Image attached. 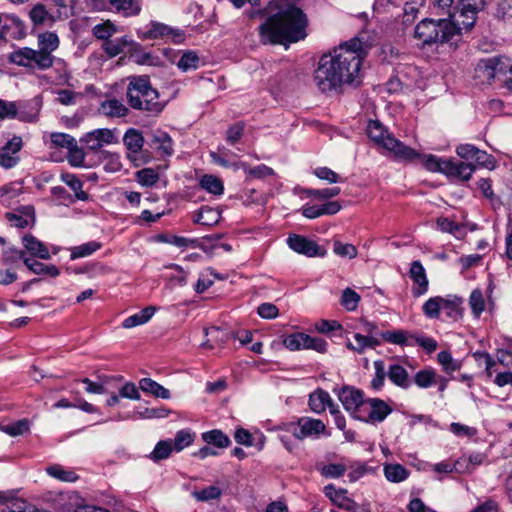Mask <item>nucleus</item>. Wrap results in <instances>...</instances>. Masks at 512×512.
Masks as SVG:
<instances>
[{
	"label": "nucleus",
	"mask_w": 512,
	"mask_h": 512,
	"mask_svg": "<svg viewBox=\"0 0 512 512\" xmlns=\"http://www.w3.org/2000/svg\"><path fill=\"white\" fill-rule=\"evenodd\" d=\"M200 186L214 195H221L224 192L223 182L213 175H204L200 180Z\"/></svg>",
	"instance_id": "obj_43"
},
{
	"label": "nucleus",
	"mask_w": 512,
	"mask_h": 512,
	"mask_svg": "<svg viewBox=\"0 0 512 512\" xmlns=\"http://www.w3.org/2000/svg\"><path fill=\"white\" fill-rule=\"evenodd\" d=\"M330 401L331 397L328 392L323 389H317L310 394L308 404L314 413L321 414L326 410L327 404Z\"/></svg>",
	"instance_id": "obj_27"
},
{
	"label": "nucleus",
	"mask_w": 512,
	"mask_h": 512,
	"mask_svg": "<svg viewBox=\"0 0 512 512\" xmlns=\"http://www.w3.org/2000/svg\"><path fill=\"white\" fill-rule=\"evenodd\" d=\"M366 55L363 42L354 37L324 54L314 72V82L323 93L339 92L343 85L352 84L359 77Z\"/></svg>",
	"instance_id": "obj_1"
},
{
	"label": "nucleus",
	"mask_w": 512,
	"mask_h": 512,
	"mask_svg": "<svg viewBox=\"0 0 512 512\" xmlns=\"http://www.w3.org/2000/svg\"><path fill=\"white\" fill-rule=\"evenodd\" d=\"M128 105L149 116L159 115L166 106V102L160 99V94L155 89L146 75L131 76L126 91Z\"/></svg>",
	"instance_id": "obj_3"
},
{
	"label": "nucleus",
	"mask_w": 512,
	"mask_h": 512,
	"mask_svg": "<svg viewBox=\"0 0 512 512\" xmlns=\"http://www.w3.org/2000/svg\"><path fill=\"white\" fill-rule=\"evenodd\" d=\"M8 61L32 71H45L57 63L62 65L61 69L64 76H68L66 65L61 59H57L47 53H42L39 49L35 50L30 47L19 48L9 54Z\"/></svg>",
	"instance_id": "obj_6"
},
{
	"label": "nucleus",
	"mask_w": 512,
	"mask_h": 512,
	"mask_svg": "<svg viewBox=\"0 0 512 512\" xmlns=\"http://www.w3.org/2000/svg\"><path fill=\"white\" fill-rule=\"evenodd\" d=\"M469 305L473 315L478 318L485 309V301L481 290L475 289L471 292Z\"/></svg>",
	"instance_id": "obj_55"
},
{
	"label": "nucleus",
	"mask_w": 512,
	"mask_h": 512,
	"mask_svg": "<svg viewBox=\"0 0 512 512\" xmlns=\"http://www.w3.org/2000/svg\"><path fill=\"white\" fill-rule=\"evenodd\" d=\"M22 243L27 252L40 259H50V253L46 245L32 234H25Z\"/></svg>",
	"instance_id": "obj_18"
},
{
	"label": "nucleus",
	"mask_w": 512,
	"mask_h": 512,
	"mask_svg": "<svg viewBox=\"0 0 512 512\" xmlns=\"http://www.w3.org/2000/svg\"><path fill=\"white\" fill-rule=\"evenodd\" d=\"M5 504L7 505V510H4V512H34L35 508L26 500L16 498L11 493L9 500Z\"/></svg>",
	"instance_id": "obj_50"
},
{
	"label": "nucleus",
	"mask_w": 512,
	"mask_h": 512,
	"mask_svg": "<svg viewBox=\"0 0 512 512\" xmlns=\"http://www.w3.org/2000/svg\"><path fill=\"white\" fill-rule=\"evenodd\" d=\"M220 219L221 212L218 209L202 206L194 216L193 221L204 226H213L216 225Z\"/></svg>",
	"instance_id": "obj_24"
},
{
	"label": "nucleus",
	"mask_w": 512,
	"mask_h": 512,
	"mask_svg": "<svg viewBox=\"0 0 512 512\" xmlns=\"http://www.w3.org/2000/svg\"><path fill=\"white\" fill-rule=\"evenodd\" d=\"M123 142L130 152L138 153L143 147L144 138L141 132L134 128H130L125 132Z\"/></svg>",
	"instance_id": "obj_35"
},
{
	"label": "nucleus",
	"mask_w": 512,
	"mask_h": 512,
	"mask_svg": "<svg viewBox=\"0 0 512 512\" xmlns=\"http://www.w3.org/2000/svg\"><path fill=\"white\" fill-rule=\"evenodd\" d=\"M202 439L208 445H214L218 448H227L231 444L230 438L221 430L213 429L202 434Z\"/></svg>",
	"instance_id": "obj_34"
},
{
	"label": "nucleus",
	"mask_w": 512,
	"mask_h": 512,
	"mask_svg": "<svg viewBox=\"0 0 512 512\" xmlns=\"http://www.w3.org/2000/svg\"><path fill=\"white\" fill-rule=\"evenodd\" d=\"M194 438L195 434L191 431L185 429L179 430L172 441L173 450L176 452L182 451L193 443Z\"/></svg>",
	"instance_id": "obj_46"
},
{
	"label": "nucleus",
	"mask_w": 512,
	"mask_h": 512,
	"mask_svg": "<svg viewBox=\"0 0 512 512\" xmlns=\"http://www.w3.org/2000/svg\"><path fill=\"white\" fill-rule=\"evenodd\" d=\"M25 266L34 274L42 276L57 277L60 274L59 269L55 265H47L35 259L24 258Z\"/></svg>",
	"instance_id": "obj_26"
},
{
	"label": "nucleus",
	"mask_w": 512,
	"mask_h": 512,
	"mask_svg": "<svg viewBox=\"0 0 512 512\" xmlns=\"http://www.w3.org/2000/svg\"><path fill=\"white\" fill-rule=\"evenodd\" d=\"M200 59L196 52L186 51L184 52L177 62L178 68L187 72L189 70H196L199 67Z\"/></svg>",
	"instance_id": "obj_42"
},
{
	"label": "nucleus",
	"mask_w": 512,
	"mask_h": 512,
	"mask_svg": "<svg viewBox=\"0 0 512 512\" xmlns=\"http://www.w3.org/2000/svg\"><path fill=\"white\" fill-rule=\"evenodd\" d=\"M242 167L247 175V179H264L274 174L273 169L266 166L265 164H260L255 167H251L243 163Z\"/></svg>",
	"instance_id": "obj_45"
},
{
	"label": "nucleus",
	"mask_w": 512,
	"mask_h": 512,
	"mask_svg": "<svg viewBox=\"0 0 512 512\" xmlns=\"http://www.w3.org/2000/svg\"><path fill=\"white\" fill-rule=\"evenodd\" d=\"M373 365L375 369V375L370 383V387L374 391H379L384 386L387 371L385 369V364L383 360H376L374 361Z\"/></svg>",
	"instance_id": "obj_47"
},
{
	"label": "nucleus",
	"mask_w": 512,
	"mask_h": 512,
	"mask_svg": "<svg viewBox=\"0 0 512 512\" xmlns=\"http://www.w3.org/2000/svg\"><path fill=\"white\" fill-rule=\"evenodd\" d=\"M29 17L35 26L41 25L48 20L51 22L54 21V17L52 16V14L48 12L45 5L42 3L35 4L31 8L29 12Z\"/></svg>",
	"instance_id": "obj_41"
},
{
	"label": "nucleus",
	"mask_w": 512,
	"mask_h": 512,
	"mask_svg": "<svg viewBox=\"0 0 512 512\" xmlns=\"http://www.w3.org/2000/svg\"><path fill=\"white\" fill-rule=\"evenodd\" d=\"M156 310L157 309L155 306H147V307L143 308L141 311H139L138 313L127 317L123 321L122 327L126 328V329H130V328H134L139 325H143V324L147 323L152 318V316L154 315Z\"/></svg>",
	"instance_id": "obj_25"
},
{
	"label": "nucleus",
	"mask_w": 512,
	"mask_h": 512,
	"mask_svg": "<svg viewBox=\"0 0 512 512\" xmlns=\"http://www.w3.org/2000/svg\"><path fill=\"white\" fill-rule=\"evenodd\" d=\"M360 301V296L354 290L346 288L341 297V305L344 306L348 311H354Z\"/></svg>",
	"instance_id": "obj_63"
},
{
	"label": "nucleus",
	"mask_w": 512,
	"mask_h": 512,
	"mask_svg": "<svg viewBox=\"0 0 512 512\" xmlns=\"http://www.w3.org/2000/svg\"><path fill=\"white\" fill-rule=\"evenodd\" d=\"M414 37L423 46L432 44H449L456 48L461 40V28L451 19L434 20L425 18L414 29Z\"/></svg>",
	"instance_id": "obj_4"
},
{
	"label": "nucleus",
	"mask_w": 512,
	"mask_h": 512,
	"mask_svg": "<svg viewBox=\"0 0 512 512\" xmlns=\"http://www.w3.org/2000/svg\"><path fill=\"white\" fill-rule=\"evenodd\" d=\"M24 215L7 212L6 219L15 227L24 229L35 224L34 208L32 206H25L21 210Z\"/></svg>",
	"instance_id": "obj_21"
},
{
	"label": "nucleus",
	"mask_w": 512,
	"mask_h": 512,
	"mask_svg": "<svg viewBox=\"0 0 512 512\" xmlns=\"http://www.w3.org/2000/svg\"><path fill=\"white\" fill-rule=\"evenodd\" d=\"M286 242L291 250L309 258L324 257L327 254L323 246L300 234H289Z\"/></svg>",
	"instance_id": "obj_10"
},
{
	"label": "nucleus",
	"mask_w": 512,
	"mask_h": 512,
	"mask_svg": "<svg viewBox=\"0 0 512 512\" xmlns=\"http://www.w3.org/2000/svg\"><path fill=\"white\" fill-rule=\"evenodd\" d=\"M477 78L491 83L499 75L512 74V60L503 55L481 59L475 68Z\"/></svg>",
	"instance_id": "obj_7"
},
{
	"label": "nucleus",
	"mask_w": 512,
	"mask_h": 512,
	"mask_svg": "<svg viewBox=\"0 0 512 512\" xmlns=\"http://www.w3.org/2000/svg\"><path fill=\"white\" fill-rule=\"evenodd\" d=\"M267 9L270 15L259 26L262 44L287 45L307 36L308 20L301 8L288 0H272Z\"/></svg>",
	"instance_id": "obj_2"
},
{
	"label": "nucleus",
	"mask_w": 512,
	"mask_h": 512,
	"mask_svg": "<svg viewBox=\"0 0 512 512\" xmlns=\"http://www.w3.org/2000/svg\"><path fill=\"white\" fill-rule=\"evenodd\" d=\"M101 48L108 57L113 58L125 51H136L140 48V45L128 38V36H123L121 38L110 39L107 42H103Z\"/></svg>",
	"instance_id": "obj_15"
},
{
	"label": "nucleus",
	"mask_w": 512,
	"mask_h": 512,
	"mask_svg": "<svg viewBox=\"0 0 512 512\" xmlns=\"http://www.w3.org/2000/svg\"><path fill=\"white\" fill-rule=\"evenodd\" d=\"M99 159L105 162L104 169L108 172L119 171L122 167L120 156L118 154L103 150L100 151Z\"/></svg>",
	"instance_id": "obj_48"
},
{
	"label": "nucleus",
	"mask_w": 512,
	"mask_h": 512,
	"mask_svg": "<svg viewBox=\"0 0 512 512\" xmlns=\"http://www.w3.org/2000/svg\"><path fill=\"white\" fill-rule=\"evenodd\" d=\"M152 146L161 151L162 154L171 155L173 153V141L170 135L164 131H156L152 134Z\"/></svg>",
	"instance_id": "obj_32"
},
{
	"label": "nucleus",
	"mask_w": 512,
	"mask_h": 512,
	"mask_svg": "<svg viewBox=\"0 0 512 512\" xmlns=\"http://www.w3.org/2000/svg\"><path fill=\"white\" fill-rule=\"evenodd\" d=\"M496 17L512 25V0H500L496 8Z\"/></svg>",
	"instance_id": "obj_61"
},
{
	"label": "nucleus",
	"mask_w": 512,
	"mask_h": 512,
	"mask_svg": "<svg viewBox=\"0 0 512 512\" xmlns=\"http://www.w3.org/2000/svg\"><path fill=\"white\" fill-rule=\"evenodd\" d=\"M387 377L394 385L400 388L407 389L411 385L407 370L399 364H392L389 366L387 370Z\"/></svg>",
	"instance_id": "obj_23"
},
{
	"label": "nucleus",
	"mask_w": 512,
	"mask_h": 512,
	"mask_svg": "<svg viewBox=\"0 0 512 512\" xmlns=\"http://www.w3.org/2000/svg\"><path fill=\"white\" fill-rule=\"evenodd\" d=\"M418 157H416L415 159H418V158H421L422 160V163L423 165L425 166V168L431 172H441L443 173V167H444V163L445 161H447V159L445 158H440V157H437L435 155H424V156H421L419 153H418Z\"/></svg>",
	"instance_id": "obj_53"
},
{
	"label": "nucleus",
	"mask_w": 512,
	"mask_h": 512,
	"mask_svg": "<svg viewBox=\"0 0 512 512\" xmlns=\"http://www.w3.org/2000/svg\"><path fill=\"white\" fill-rule=\"evenodd\" d=\"M114 136L109 129H96L87 133L81 138V142H84L87 149L96 151L100 150L104 144H110L113 142Z\"/></svg>",
	"instance_id": "obj_17"
},
{
	"label": "nucleus",
	"mask_w": 512,
	"mask_h": 512,
	"mask_svg": "<svg viewBox=\"0 0 512 512\" xmlns=\"http://www.w3.org/2000/svg\"><path fill=\"white\" fill-rule=\"evenodd\" d=\"M409 474V470L398 463L386 464L384 466V475L386 479L392 483L405 481L409 477Z\"/></svg>",
	"instance_id": "obj_33"
},
{
	"label": "nucleus",
	"mask_w": 512,
	"mask_h": 512,
	"mask_svg": "<svg viewBox=\"0 0 512 512\" xmlns=\"http://www.w3.org/2000/svg\"><path fill=\"white\" fill-rule=\"evenodd\" d=\"M245 124L242 121H238L231 125L226 131V141L230 145H235L243 136Z\"/></svg>",
	"instance_id": "obj_64"
},
{
	"label": "nucleus",
	"mask_w": 512,
	"mask_h": 512,
	"mask_svg": "<svg viewBox=\"0 0 512 512\" xmlns=\"http://www.w3.org/2000/svg\"><path fill=\"white\" fill-rule=\"evenodd\" d=\"M323 493L340 509L353 511L357 507V503L347 496L348 491L344 488L337 489L334 484H328L324 486Z\"/></svg>",
	"instance_id": "obj_13"
},
{
	"label": "nucleus",
	"mask_w": 512,
	"mask_h": 512,
	"mask_svg": "<svg viewBox=\"0 0 512 512\" xmlns=\"http://www.w3.org/2000/svg\"><path fill=\"white\" fill-rule=\"evenodd\" d=\"M364 392L354 386H343L338 392V398L345 410L348 411L352 417L357 418V414L365 402Z\"/></svg>",
	"instance_id": "obj_11"
},
{
	"label": "nucleus",
	"mask_w": 512,
	"mask_h": 512,
	"mask_svg": "<svg viewBox=\"0 0 512 512\" xmlns=\"http://www.w3.org/2000/svg\"><path fill=\"white\" fill-rule=\"evenodd\" d=\"M392 412L387 402L380 398H367L357 414L358 420L370 424L383 422Z\"/></svg>",
	"instance_id": "obj_9"
},
{
	"label": "nucleus",
	"mask_w": 512,
	"mask_h": 512,
	"mask_svg": "<svg viewBox=\"0 0 512 512\" xmlns=\"http://www.w3.org/2000/svg\"><path fill=\"white\" fill-rule=\"evenodd\" d=\"M111 8L125 17L137 16L142 10L141 0H108Z\"/></svg>",
	"instance_id": "obj_20"
},
{
	"label": "nucleus",
	"mask_w": 512,
	"mask_h": 512,
	"mask_svg": "<svg viewBox=\"0 0 512 512\" xmlns=\"http://www.w3.org/2000/svg\"><path fill=\"white\" fill-rule=\"evenodd\" d=\"M411 335L412 334H409V332L405 330L398 329L394 331H384L381 333V339L388 343L400 346H413L414 343L410 338Z\"/></svg>",
	"instance_id": "obj_30"
},
{
	"label": "nucleus",
	"mask_w": 512,
	"mask_h": 512,
	"mask_svg": "<svg viewBox=\"0 0 512 512\" xmlns=\"http://www.w3.org/2000/svg\"><path fill=\"white\" fill-rule=\"evenodd\" d=\"M173 451L172 440H161L155 445L148 457L157 463L169 458Z\"/></svg>",
	"instance_id": "obj_37"
},
{
	"label": "nucleus",
	"mask_w": 512,
	"mask_h": 512,
	"mask_svg": "<svg viewBox=\"0 0 512 512\" xmlns=\"http://www.w3.org/2000/svg\"><path fill=\"white\" fill-rule=\"evenodd\" d=\"M474 170L475 166L470 163L447 159V161L444 163L443 174L453 179L468 181L471 178Z\"/></svg>",
	"instance_id": "obj_16"
},
{
	"label": "nucleus",
	"mask_w": 512,
	"mask_h": 512,
	"mask_svg": "<svg viewBox=\"0 0 512 512\" xmlns=\"http://www.w3.org/2000/svg\"><path fill=\"white\" fill-rule=\"evenodd\" d=\"M85 155L84 150L77 145V142L68 149L67 159L71 166L82 167L85 166Z\"/></svg>",
	"instance_id": "obj_57"
},
{
	"label": "nucleus",
	"mask_w": 512,
	"mask_h": 512,
	"mask_svg": "<svg viewBox=\"0 0 512 512\" xmlns=\"http://www.w3.org/2000/svg\"><path fill=\"white\" fill-rule=\"evenodd\" d=\"M285 429L298 440L315 439L325 433L326 425L320 419L303 416L298 418L296 422L286 424Z\"/></svg>",
	"instance_id": "obj_8"
},
{
	"label": "nucleus",
	"mask_w": 512,
	"mask_h": 512,
	"mask_svg": "<svg viewBox=\"0 0 512 512\" xmlns=\"http://www.w3.org/2000/svg\"><path fill=\"white\" fill-rule=\"evenodd\" d=\"M476 14L477 13H463V11H458L457 15L455 17H452L454 20H451L454 22L459 28H461V31L464 29L466 31L470 30L476 21Z\"/></svg>",
	"instance_id": "obj_56"
},
{
	"label": "nucleus",
	"mask_w": 512,
	"mask_h": 512,
	"mask_svg": "<svg viewBox=\"0 0 512 512\" xmlns=\"http://www.w3.org/2000/svg\"><path fill=\"white\" fill-rule=\"evenodd\" d=\"M172 28L156 21H151L145 29H138L137 35L140 39H163L168 38Z\"/></svg>",
	"instance_id": "obj_19"
},
{
	"label": "nucleus",
	"mask_w": 512,
	"mask_h": 512,
	"mask_svg": "<svg viewBox=\"0 0 512 512\" xmlns=\"http://www.w3.org/2000/svg\"><path fill=\"white\" fill-rule=\"evenodd\" d=\"M116 32V27L110 21H106L100 24H97L93 27L92 33L93 35L99 39L107 42L110 40L111 36Z\"/></svg>",
	"instance_id": "obj_52"
},
{
	"label": "nucleus",
	"mask_w": 512,
	"mask_h": 512,
	"mask_svg": "<svg viewBox=\"0 0 512 512\" xmlns=\"http://www.w3.org/2000/svg\"><path fill=\"white\" fill-rule=\"evenodd\" d=\"M442 307V296L429 298L422 307L423 313L427 318L437 319L440 317Z\"/></svg>",
	"instance_id": "obj_44"
},
{
	"label": "nucleus",
	"mask_w": 512,
	"mask_h": 512,
	"mask_svg": "<svg viewBox=\"0 0 512 512\" xmlns=\"http://www.w3.org/2000/svg\"><path fill=\"white\" fill-rule=\"evenodd\" d=\"M354 339L357 342L356 352L359 354L363 353L367 348H375L381 344L379 338L375 336L363 335L361 333H356L354 335Z\"/></svg>",
	"instance_id": "obj_49"
},
{
	"label": "nucleus",
	"mask_w": 512,
	"mask_h": 512,
	"mask_svg": "<svg viewBox=\"0 0 512 512\" xmlns=\"http://www.w3.org/2000/svg\"><path fill=\"white\" fill-rule=\"evenodd\" d=\"M222 491L217 486H209L201 490H195L192 492V496L200 502H207L220 498Z\"/></svg>",
	"instance_id": "obj_51"
},
{
	"label": "nucleus",
	"mask_w": 512,
	"mask_h": 512,
	"mask_svg": "<svg viewBox=\"0 0 512 512\" xmlns=\"http://www.w3.org/2000/svg\"><path fill=\"white\" fill-rule=\"evenodd\" d=\"M46 472L49 476L63 482H75L79 478L73 470L66 469L60 464L48 466Z\"/></svg>",
	"instance_id": "obj_36"
},
{
	"label": "nucleus",
	"mask_w": 512,
	"mask_h": 512,
	"mask_svg": "<svg viewBox=\"0 0 512 512\" xmlns=\"http://www.w3.org/2000/svg\"><path fill=\"white\" fill-rule=\"evenodd\" d=\"M139 388L145 392L162 399H169L171 394L168 389L152 380L151 378H143L139 382Z\"/></svg>",
	"instance_id": "obj_31"
},
{
	"label": "nucleus",
	"mask_w": 512,
	"mask_h": 512,
	"mask_svg": "<svg viewBox=\"0 0 512 512\" xmlns=\"http://www.w3.org/2000/svg\"><path fill=\"white\" fill-rule=\"evenodd\" d=\"M23 147V141L20 136H14L0 149V166L10 169L18 164L20 157L19 151Z\"/></svg>",
	"instance_id": "obj_12"
},
{
	"label": "nucleus",
	"mask_w": 512,
	"mask_h": 512,
	"mask_svg": "<svg viewBox=\"0 0 512 512\" xmlns=\"http://www.w3.org/2000/svg\"><path fill=\"white\" fill-rule=\"evenodd\" d=\"M333 252L340 257H347L353 259L357 256V249L350 243H342L339 240L333 243Z\"/></svg>",
	"instance_id": "obj_59"
},
{
	"label": "nucleus",
	"mask_w": 512,
	"mask_h": 512,
	"mask_svg": "<svg viewBox=\"0 0 512 512\" xmlns=\"http://www.w3.org/2000/svg\"><path fill=\"white\" fill-rule=\"evenodd\" d=\"M346 472V466L341 463H332L324 465L320 469V473L325 478L337 479L342 477Z\"/></svg>",
	"instance_id": "obj_58"
},
{
	"label": "nucleus",
	"mask_w": 512,
	"mask_h": 512,
	"mask_svg": "<svg viewBox=\"0 0 512 512\" xmlns=\"http://www.w3.org/2000/svg\"><path fill=\"white\" fill-rule=\"evenodd\" d=\"M136 179L142 186L152 187L159 180V174L152 168H144L136 172Z\"/></svg>",
	"instance_id": "obj_54"
},
{
	"label": "nucleus",
	"mask_w": 512,
	"mask_h": 512,
	"mask_svg": "<svg viewBox=\"0 0 512 512\" xmlns=\"http://www.w3.org/2000/svg\"><path fill=\"white\" fill-rule=\"evenodd\" d=\"M304 337L305 333L301 332L289 334L283 339V345L291 351L304 349Z\"/></svg>",
	"instance_id": "obj_60"
},
{
	"label": "nucleus",
	"mask_w": 512,
	"mask_h": 512,
	"mask_svg": "<svg viewBox=\"0 0 512 512\" xmlns=\"http://www.w3.org/2000/svg\"><path fill=\"white\" fill-rule=\"evenodd\" d=\"M38 49L42 53H47L48 55H52V53L58 49L60 41L59 37L54 32H44L38 35L37 38Z\"/></svg>",
	"instance_id": "obj_28"
},
{
	"label": "nucleus",
	"mask_w": 512,
	"mask_h": 512,
	"mask_svg": "<svg viewBox=\"0 0 512 512\" xmlns=\"http://www.w3.org/2000/svg\"><path fill=\"white\" fill-rule=\"evenodd\" d=\"M463 299L456 295H447L442 297V309L445 315L452 320H457L462 317V305Z\"/></svg>",
	"instance_id": "obj_22"
},
{
	"label": "nucleus",
	"mask_w": 512,
	"mask_h": 512,
	"mask_svg": "<svg viewBox=\"0 0 512 512\" xmlns=\"http://www.w3.org/2000/svg\"><path fill=\"white\" fill-rule=\"evenodd\" d=\"M438 362L442 365L443 369L447 373L454 372L460 369V364L452 358V355L448 351H441L437 355Z\"/></svg>",
	"instance_id": "obj_62"
},
{
	"label": "nucleus",
	"mask_w": 512,
	"mask_h": 512,
	"mask_svg": "<svg viewBox=\"0 0 512 512\" xmlns=\"http://www.w3.org/2000/svg\"><path fill=\"white\" fill-rule=\"evenodd\" d=\"M366 132L371 141L393 153L398 159L414 161L419 156L416 150L395 138L379 120H370Z\"/></svg>",
	"instance_id": "obj_5"
},
{
	"label": "nucleus",
	"mask_w": 512,
	"mask_h": 512,
	"mask_svg": "<svg viewBox=\"0 0 512 512\" xmlns=\"http://www.w3.org/2000/svg\"><path fill=\"white\" fill-rule=\"evenodd\" d=\"M437 373L435 369L429 367L418 371L414 376V383L419 388H429L436 384Z\"/></svg>",
	"instance_id": "obj_39"
},
{
	"label": "nucleus",
	"mask_w": 512,
	"mask_h": 512,
	"mask_svg": "<svg viewBox=\"0 0 512 512\" xmlns=\"http://www.w3.org/2000/svg\"><path fill=\"white\" fill-rule=\"evenodd\" d=\"M100 112L110 117H123L128 114V108L117 99H109L101 103Z\"/></svg>",
	"instance_id": "obj_29"
},
{
	"label": "nucleus",
	"mask_w": 512,
	"mask_h": 512,
	"mask_svg": "<svg viewBox=\"0 0 512 512\" xmlns=\"http://www.w3.org/2000/svg\"><path fill=\"white\" fill-rule=\"evenodd\" d=\"M61 181L68 185L75 193V197L78 200L85 201L88 199V194L83 191V183L72 173L61 174Z\"/></svg>",
	"instance_id": "obj_38"
},
{
	"label": "nucleus",
	"mask_w": 512,
	"mask_h": 512,
	"mask_svg": "<svg viewBox=\"0 0 512 512\" xmlns=\"http://www.w3.org/2000/svg\"><path fill=\"white\" fill-rule=\"evenodd\" d=\"M102 247V244L98 241H89L71 248V260L83 258L92 255Z\"/></svg>",
	"instance_id": "obj_40"
},
{
	"label": "nucleus",
	"mask_w": 512,
	"mask_h": 512,
	"mask_svg": "<svg viewBox=\"0 0 512 512\" xmlns=\"http://www.w3.org/2000/svg\"><path fill=\"white\" fill-rule=\"evenodd\" d=\"M409 277L416 285L411 290L414 297H420L428 291L429 281L426 270L419 260H415L410 264Z\"/></svg>",
	"instance_id": "obj_14"
}]
</instances>
